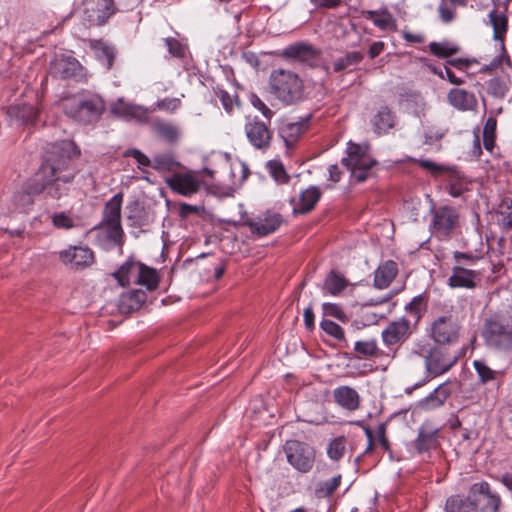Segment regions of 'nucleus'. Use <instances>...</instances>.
Here are the masks:
<instances>
[{
  "instance_id": "30",
  "label": "nucleus",
  "mask_w": 512,
  "mask_h": 512,
  "mask_svg": "<svg viewBox=\"0 0 512 512\" xmlns=\"http://www.w3.org/2000/svg\"><path fill=\"white\" fill-rule=\"evenodd\" d=\"M451 395L448 382L439 385L432 393L421 400L420 405L426 410H433L442 406Z\"/></svg>"
},
{
  "instance_id": "11",
  "label": "nucleus",
  "mask_w": 512,
  "mask_h": 512,
  "mask_svg": "<svg viewBox=\"0 0 512 512\" xmlns=\"http://www.w3.org/2000/svg\"><path fill=\"white\" fill-rule=\"evenodd\" d=\"M49 75L56 79H73L77 82L86 79L85 68L80 62L71 56H56L49 66Z\"/></svg>"
},
{
  "instance_id": "15",
  "label": "nucleus",
  "mask_w": 512,
  "mask_h": 512,
  "mask_svg": "<svg viewBox=\"0 0 512 512\" xmlns=\"http://www.w3.org/2000/svg\"><path fill=\"white\" fill-rule=\"evenodd\" d=\"M60 260L74 269H83L94 263V253L88 247H71L59 253Z\"/></svg>"
},
{
  "instance_id": "53",
  "label": "nucleus",
  "mask_w": 512,
  "mask_h": 512,
  "mask_svg": "<svg viewBox=\"0 0 512 512\" xmlns=\"http://www.w3.org/2000/svg\"><path fill=\"white\" fill-rule=\"evenodd\" d=\"M474 367L482 383H487L496 378L497 372L486 365L485 362L476 360Z\"/></svg>"
},
{
  "instance_id": "49",
  "label": "nucleus",
  "mask_w": 512,
  "mask_h": 512,
  "mask_svg": "<svg viewBox=\"0 0 512 512\" xmlns=\"http://www.w3.org/2000/svg\"><path fill=\"white\" fill-rule=\"evenodd\" d=\"M320 328L329 336L338 341H345L344 331L340 325L329 319H323L320 322Z\"/></svg>"
},
{
  "instance_id": "21",
  "label": "nucleus",
  "mask_w": 512,
  "mask_h": 512,
  "mask_svg": "<svg viewBox=\"0 0 512 512\" xmlns=\"http://www.w3.org/2000/svg\"><path fill=\"white\" fill-rule=\"evenodd\" d=\"M321 191L316 186H310L309 188L303 190L298 200L292 199L291 204L293 205V213L294 214H307L311 212L317 202L321 198Z\"/></svg>"
},
{
  "instance_id": "26",
  "label": "nucleus",
  "mask_w": 512,
  "mask_h": 512,
  "mask_svg": "<svg viewBox=\"0 0 512 512\" xmlns=\"http://www.w3.org/2000/svg\"><path fill=\"white\" fill-rule=\"evenodd\" d=\"M345 167H358L362 169H372L376 165V161L368 155L361 152L359 145L353 144L348 148V156L341 161Z\"/></svg>"
},
{
  "instance_id": "56",
  "label": "nucleus",
  "mask_w": 512,
  "mask_h": 512,
  "mask_svg": "<svg viewBox=\"0 0 512 512\" xmlns=\"http://www.w3.org/2000/svg\"><path fill=\"white\" fill-rule=\"evenodd\" d=\"M123 156L134 158L137 161V163L141 166L151 167V165H152V160L147 155H145L142 151H140L136 148L127 149L123 153Z\"/></svg>"
},
{
  "instance_id": "52",
  "label": "nucleus",
  "mask_w": 512,
  "mask_h": 512,
  "mask_svg": "<svg viewBox=\"0 0 512 512\" xmlns=\"http://www.w3.org/2000/svg\"><path fill=\"white\" fill-rule=\"evenodd\" d=\"M165 45L169 53L176 58H184L186 53V46L183 45L179 40L173 37L164 39Z\"/></svg>"
},
{
  "instance_id": "13",
  "label": "nucleus",
  "mask_w": 512,
  "mask_h": 512,
  "mask_svg": "<svg viewBox=\"0 0 512 512\" xmlns=\"http://www.w3.org/2000/svg\"><path fill=\"white\" fill-rule=\"evenodd\" d=\"M459 225V213L451 206H440L433 210L431 229L437 237H449Z\"/></svg>"
},
{
  "instance_id": "14",
  "label": "nucleus",
  "mask_w": 512,
  "mask_h": 512,
  "mask_svg": "<svg viewBox=\"0 0 512 512\" xmlns=\"http://www.w3.org/2000/svg\"><path fill=\"white\" fill-rule=\"evenodd\" d=\"M373 132L378 135H386L398 124V117L393 108L381 105L370 119Z\"/></svg>"
},
{
  "instance_id": "31",
  "label": "nucleus",
  "mask_w": 512,
  "mask_h": 512,
  "mask_svg": "<svg viewBox=\"0 0 512 512\" xmlns=\"http://www.w3.org/2000/svg\"><path fill=\"white\" fill-rule=\"evenodd\" d=\"M31 189V179L27 183L25 189L16 191L13 195L12 201L16 210L19 212H28L34 204L33 195H38Z\"/></svg>"
},
{
  "instance_id": "48",
  "label": "nucleus",
  "mask_w": 512,
  "mask_h": 512,
  "mask_svg": "<svg viewBox=\"0 0 512 512\" xmlns=\"http://www.w3.org/2000/svg\"><path fill=\"white\" fill-rule=\"evenodd\" d=\"M106 225L107 238L113 241L116 245L122 247L124 232L121 226V221H114L104 223Z\"/></svg>"
},
{
  "instance_id": "59",
  "label": "nucleus",
  "mask_w": 512,
  "mask_h": 512,
  "mask_svg": "<svg viewBox=\"0 0 512 512\" xmlns=\"http://www.w3.org/2000/svg\"><path fill=\"white\" fill-rule=\"evenodd\" d=\"M53 225L57 228L69 229L74 225L73 219L64 212L57 213L52 217Z\"/></svg>"
},
{
  "instance_id": "23",
  "label": "nucleus",
  "mask_w": 512,
  "mask_h": 512,
  "mask_svg": "<svg viewBox=\"0 0 512 512\" xmlns=\"http://www.w3.org/2000/svg\"><path fill=\"white\" fill-rule=\"evenodd\" d=\"M333 398L335 403L348 411H355L360 406V396L358 392L350 386L343 385L335 388Z\"/></svg>"
},
{
  "instance_id": "33",
  "label": "nucleus",
  "mask_w": 512,
  "mask_h": 512,
  "mask_svg": "<svg viewBox=\"0 0 512 512\" xmlns=\"http://www.w3.org/2000/svg\"><path fill=\"white\" fill-rule=\"evenodd\" d=\"M445 512H474L469 493L467 496L454 494L446 499Z\"/></svg>"
},
{
  "instance_id": "54",
  "label": "nucleus",
  "mask_w": 512,
  "mask_h": 512,
  "mask_svg": "<svg viewBox=\"0 0 512 512\" xmlns=\"http://www.w3.org/2000/svg\"><path fill=\"white\" fill-rule=\"evenodd\" d=\"M380 15H381V17H378L374 20L375 26H377L378 28H380L382 30L388 29L390 27H393V28L396 27L395 20H394L392 14L388 10H386V9L381 10Z\"/></svg>"
},
{
  "instance_id": "57",
  "label": "nucleus",
  "mask_w": 512,
  "mask_h": 512,
  "mask_svg": "<svg viewBox=\"0 0 512 512\" xmlns=\"http://www.w3.org/2000/svg\"><path fill=\"white\" fill-rule=\"evenodd\" d=\"M322 308L324 314L327 316L335 317L341 321H345L347 319L345 312L343 311L342 307L338 304L324 303L322 305Z\"/></svg>"
},
{
  "instance_id": "34",
  "label": "nucleus",
  "mask_w": 512,
  "mask_h": 512,
  "mask_svg": "<svg viewBox=\"0 0 512 512\" xmlns=\"http://www.w3.org/2000/svg\"><path fill=\"white\" fill-rule=\"evenodd\" d=\"M489 19L494 31V39L501 42L504 41V35L508 28V19L503 13H499L496 9H493L489 13ZM502 49H504V43H502Z\"/></svg>"
},
{
  "instance_id": "16",
  "label": "nucleus",
  "mask_w": 512,
  "mask_h": 512,
  "mask_svg": "<svg viewBox=\"0 0 512 512\" xmlns=\"http://www.w3.org/2000/svg\"><path fill=\"white\" fill-rule=\"evenodd\" d=\"M481 280V273L469 269L464 265H455L448 278L447 284L451 288L474 289Z\"/></svg>"
},
{
  "instance_id": "36",
  "label": "nucleus",
  "mask_w": 512,
  "mask_h": 512,
  "mask_svg": "<svg viewBox=\"0 0 512 512\" xmlns=\"http://www.w3.org/2000/svg\"><path fill=\"white\" fill-rule=\"evenodd\" d=\"M429 50L438 58H448L457 54L460 51V47L449 41L431 42Z\"/></svg>"
},
{
  "instance_id": "64",
  "label": "nucleus",
  "mask_w": 512,
  "mask_h": 512,
  "mask_svg": "<svg viewBox=\"0 0 512 512\" xmlns=\"http://www.w3.org/2000/svg\"><path fill=\"white\" fill-rule=\"evenodd\" d=\"M384 48H385L384 42H382V41L373 42L370 45L369 50H368L369 57L371 59L376 58L378 55H380L384 51Z\"/></svg>"
},
{
  "instance_id": "50",
  "label": "nucleus",
  "mask_w": 512,
  "mask_h": 512,
  "mask_svg": "<svg viewBox=\"0 0 512 512\" xmlns=\"http://www.w3.org/2000/svg\"><path fill=\"white\" fill-rule=\"evenodd\" d=\"M345 451V439L344 437L334 438L328 445L327 454L331 460H340Z\"/></svg>"
},
{
  "instance_id": "20",
  "label": "nucleus",
  "mask_w": 512,
  "mask_h": 512,
  "mask_svg": "<svg viewBox=\"0 0 512 512\" xmlns=\"http://www.w3.org/2000/svg\"><path fill=\"white\" fill-rule=\"evenodd\" d=\"M310 118L311 117L308 116L298 122L283 121L280 124L278 134L287 148L293 147L299 140L301 134L307 130Z\"/></svg>"
},
{
  "instance_id": "19",
  "label": "nucleus",
  "mask_w": 512,
  "mask_h": 512,
  "mask_svg": "<svg viewBox=\"0 0 512 512\" xmlns=\"http://www.w3.org/2000/svg\"><path fill=\"white\" fill-rule=\"evenodd\" d=\"M320 54V51L314 46L302 42L289 45L283 51L284 57L298 60L311 66L318 61Z\"/></svg>"
},
{
  "instance_id": "47",
  "label": "nucleus",
  "mask_w": 512,
  "mask_h": 512,
  "mask_svg": "<svg viewBox=\"0 0 512 512\" xmlns=\"http://www.w3.org/2000/svg\"><path fill=\"white\" fill-rule=\"evenodd\" d=\"M502 228L506 231L512 229V200L504 198L499 205Z\"/></svg>"
},
{
  "instance_id": "5",
  "label": "nucleus",
  "mask_w": 512,
  "mask_h": 512,
  "mask_svg": "<svg viewBox=\"0 0 512 512\" xmlns=\"http://www.w3.org/2000/svg\"><path fill=\"white\" fill-rule=\"evenodd\" d=\"M462 326L452 315H442L435 318L428 330V336L438 346H451L458 342Z\"/></svg>"
},
{
  "instance_id": "10",
  "label": "nucleus",
  "mask_w": 512,
  "mask_h": 512,
  "mask_svg": "<svg viewBox=\"0 0 512 512\" xmlns=\"http://www.w3.org/2000/svg\"><path fill=\"white\" fill-rule=\"evenodd\" d=\"M81 19L88 26H101L116 13L113 0H83Z\"/></svg>"
},
{
  "instance_id": "46",
  "label": "nucleus",
  "mask_w": 512,
  "mask_h": 512,
  "mask_svg": "<svg viewBox=\"0 0 512 512\" xmlns=\"http://www.w3.org/2000/svg\"><path fill=\"white\" fill-rule=\"evenodd\" d=\"M11 112L25 123H33L37 118V112L33 106L22 104L10 108Z\"/></svg>"
},
{
  "instance_id": "27",
  "label": "nucleus",
  "mask_w": 512,
  "mask_h": 512,
  "mask_svg": "<svg viewBox=\"0 0 512 512\" xmlns=\"http://www.w3.org/2000/svg\"><path fill=\"white\" fill-rule=\"evenodd\" d=\"M363 59L364 54L360 51L346 52L332 62V70L334 73H351L356 70Z\"/></svg>"
},
{
  "instance_id": "55",
  "label": "nucleus",
  "mask_w": 512,
  "mask_h": 512,
  "mask_svg": "<svg viewBox=\"0 0 512 512\" xmlns=\"http://www.w3.org/2000/svg\"><path fill=\"white\" fill-rule=\"evenodd\" d=\"M249 100L253 107L258 109L267 121H271L274 112L256 94H251Z\"/></svg>"
},
{
  "instance_id": "41",
  "label": "nucleus",
  "mask_w": 512,
  "mask_h": 512,
  "mask_svg": "<svg viewBox=\"0 0 512 512\" xmlns=\"http://www.w3.org/2000/svg\"><path fill=\"white\" fill-rule=\"evenodd\" d=\"M354 351L364 357H379L382 351L378 348L377 341L374 339L360 340L354 345Z\"/></svg>"
},
{
  "instance_id": "43",
  "label": "nucleus",
  "mask_w": 512,
  "mask_h": 512,
  "mask_svg": "<svg viewBox=\"0 0 512 512\" xmlns=\"http://www.w3.org/2000/svg\"><path fill=\"white\" fill-rule=\"evenodd\" d=\"M427 309V298L424 295L414 297L406 306L405 310L414 317V323L418 325L420 318Z\"/></svg>"
},
{
  "instance_id": "12",
  "label": "nucleus",
  "mask_w": 512,
  "mask_h": 512,
  "mask_svg": "<svg viewBox=\"0 0 512 512\" xmlns=\"http://www.w3.org/2000/svg\"><path fill=\"white\" fill-rule=\"evenodd\" d=\"M417 330V324L405 317L391 321L381 333L384 345L388 348L401 346Z\"/></svg>"
},
{
  "instance_id": "51",
  "label": "nucleus",
  "mask_w": 512,
  "mask_h": 512,
  "mask_svg": "<svg viewBox=\"0 0 512 512\" xmlns=\"http://www.w3.org/2000/svg\"><path fill=\"white\" fill-rule=\"evenodd\" d=\"M487 89L489 94L497 98H503L508 90L505 82L499 77L490 79L487 83Z\"/></svg>"
},
{
  "instance_id": "61",
  "label": "nucleus",
  "mask_w": 512,
  "mask_h": 512,
  "mask_svg": "<svg viewBox=\"0 0 512 512\" xmlns=\"http://www.w3.org/2000/svg\"><path fill=\"white\" fill-rule=\"evenodd\" d=\"M346 168L351 171L352 178L358 183L364 182L366 179H368L371 176V169H362V168H359V166L356 168H354V167H346Z\"/></svg>"
},
{
  "instance_id": "60",
  "label": "nucleus",
  "mask_w": 512,
  "mask_h": 512,
  "mask_svg": "<svg viewBox=\"0 0 512 512\" xmlns=\"http://www.w3.org/2000/svg\"><path fill=\"white\" fill-rule=\"evenodd\" d=\"M181 105L179 98H165L157 102V108L168 112H174Z\"/></svg>"
},
{
  "instance_id": "44",
  "label": "nucleus",
  "mask_w": 512,
  "mask_h": 512,
  "mask_svg": "<svg viewBox=\"0 0 512 512\" xmlns=\"http://www.w3.org/2000/svg\"><path fill=\"white\" fill-rule=\"evenodd\" d=\"M111 112L120 117H140L144 112L138 106L119 100L111 107Z\"/></svg>"
},
{
  "instance_id": "3",
  "label": "nucleus",
  "mask_w": 512,
  "mask_h": 512,
  "mask_svg": "<svg viewBox=\"0 0 512 512\" xmlns=\"http://www.w3.org/2000/svg\"><path fill=\"white\" fill-rule=\"evenodd\" d=\"M482 336L490 349L502 353L512 351V305L485 320Z\"/></svg>"
},
{
  "instance_id": "28",
  "label": "nucleus",
  "mask_w": 512,
  "mask_h": 512,
  "mask_svg": "<svg viewBox=\"0 0 512 512\" xmlns=\"http://www.w3.org/2000/svg\"><path fill=\"white\" fill-rule=\"evenodd\" d=\"M448 101L453 107L463 111L472 110L477 105V100L473 93L458 88L449 91Z\"/></svg>"
},
{
  "instance_id": "40",
  "label": "nucleus",
  "mask_w": 512,
  "mask_h": 512,
  "mask_svg": "<svg viewBox=\"0 0 512 512\" xmlns=\"http://www.w3.org/2000/svg\"><path fill=\"white\" fill-rule=\"evenodd\" d=\"M141 272L137 284L145 286L148 290H154L158 287L159 277L157 271L144 264H141Z\"/></svg>"
},
{
  "instance_id": "17",
  "label": "nucleus",
  "mask_w": 512,
  "mask_h": 512,
  "mask_svg": "<svg viewBox=\"0 0 512 512\" xmlns=\"http://www.w3.org/2000/svg\"><path fill=\"white\" fill-rule=\"evenodd\" d=\"M166 183L172 191L183 196H191L201 187V181L191 173H175L166 179Z\"/></svg>"
},
{
  "instance_id": "9",
  "label": "nucleus",
  "mask_w": 512,
  "mask_h": 512,
  "mask_svg": "<svg viewBox=\"0 0 512 512\" xmlns=\"http://www.w3.org/2000/svg\"><path fill=\"white\" fill-rule=\"evenodd\" d=\"M474 512H498L501 498L487 481L473 483L468 490Z\"/></svg>"
},
{
  "instance_id": "39",
  "label": "nucleus",
  "mask_w": 512,
  "mask_h": 512,
  "mask_svg": "<svg viewBox=\"0 0 512 512\" xmlns=\"http://www.w3.org/2000/svg\"><path fill=\"white\" fill-rule=\"evenodd\" d=\"M179 166L173 155L169 153L157 154L152 159L151 167L159 172L174 171Z\"/></svg>"
},
{
  "instance_id": "1",
  "label": "nucleus",
  "mask_w": 512,
  "mask_h": 512,
  "mask_svg": "<svg viewBox=\"0 0 512 512\" xmlns=\"http://www.w3.org/2000/svg\"><path fill=\"white\" fill-rule=\"evenodd\" d=\"M71 159L58 145L46 155L39 170L31 178V189L34 193H45L52 199H60L68 192V184L75 177L70 168Z\"/></svg>"
},
{
  "instance_id": "32",
  "label": "nucleus",
  "mask_w": 512,
  "mask_h": 512,
  "mask_svg": "<svg viewBox=\"0 0 512 512\" xmlns=\"http://www.w3.org/2000/svg\"><path fill=\"white\" fill-rule=\"evenodd\" d=\"M123 194H115L104 206L103 223L121 221Z\"/></svg>"
},
{
  "instance_id": "7",
  "label": "nucleus",
  "mask_w": 512,
  "mask_h": 512,
  "mask_svg": "<svg viewBox=\"0 0 512 512\" xmlns=\"http://www.w3.org/2000/svg\"><path fill=\"white\" fill-rule=\"evenodd\" d=\"M460 354L443 346L431 347L424 356L427 376L434 378L448 372L458 361Z\"/></svg>"
},
{
  "instance_id": "6",
  "label": "nucleus",
  "mask_w": 512,
  "mask_h": 512,
  "mask_svg": "<svg viewBox=\"0 0 512 512\" xmlns=\"http://www.w3.org/2000/svg\"><path fill=\"white\" fill-rule=\"evenodd\" d=\"M287 462L298 472L308 473L315 463V449L299 440H287L283 446Z\"/></svg>"
},
{
  "instance_id": "45",
  "label": "nucleus",
  "mask_w": 512,
  "mask_h": 512,
  "mask_svg": "<svg viewBox=\"0 0 512 512\" xmlns=\"http://www.w3.org/2000/svg\"><path fill=\"white\" fill-rule=\"evenodd\" d=\"M154 130L160 137L169 142L176 141L179 136L178 128L171 123L157 122L154 125Z\"/></svg>"
},
{
  "instance_id": "42",
  "label": "nucleus",
  "mask_w": 512,
  "mask_h": 512,
  "mask_svg": "<svg viewBox=\"0 0 512 512\" xmlns=\"http://www.w3.org/2000/svg\"><path fill=\"white\" fill-rule=\"evenodd\" d=\"M436 434L437 431L425 432L420 430L418 437L415 440V449L419 453H424L435 448L437 445Z\"/></svg>"
},
{
  "instance_id": "18",
  "label": "nucleus",
  "mask_w": 512,
  "mask_h": 512,
  "mask_svg": "<svg viewBox=\"0 0 512 512\" xmlns=\"http://www.w3.org/2000/svg\"><path fill=\"white\" fill-rule=\"evenodd\" d=\"M281 223V215L274 213L249 219L246 225L250 228L252 233L262 237L275 232L280 227Z\"/></svg>"
},
{
  "instance_id": "62",
  "label": "nucleus",
  "mask_w": 512,
  "mask_h": 512,
  "mask_svg": "<svg viewBox=\"0 0 512 512\" xmlns=\"http://www.w3.org/2000/svg\"><path fill=\"white\" fill-rule=\"evenodd\" d=\"M453 257L457 263L456 265H464L465 267L476 261V257L472 254L459 251L454 252Z\"/></svg>"
},
{
  "instance_id": "4",
  "label": "nucleus",
  "mask_w": 512,
  "mask_h": 512,
  "mask_svg": "<svg viewBox=\"0 0 512 512\" xmlns=\"http://www.w3.org/2000/svg\"><path fill=\"white\" fill-rule=\"evenodd\" d=\"M270 92L284 105L300 102L304 96V85L298 74L285 69H275L269 78Z\"/></svg>"
},
{
  "instance_id": "37",
  "label": "nucleus",
  "mask_w": 512,
  "mask_h": 512,
  "mask_svg": "<svg viewBox=\"0 0 512 512\" xmlns=\"http://www.w3.org/2000/svg\"><path fill=\"white\" fill-rule=\"evenodd\" d=\"M342 476L340 474L329 480L321 481L316 485L315 496L319 499L331 497L341 484Z\"/></svg>"
},
{
  "instance_id": "24",
  "label": "nucleus",
  "mask_w": 512,
  "mask_h": 512,
  "mask_svg": "<svg viewBox=\"0 0 512 512\" xmlns=\"http://www.w3.org/2000/svg\"><path fill=\"white\" fill-rule=\"evenodd\" d=\"M88 43L97 60L100 61L107 70H110L116 56L115 47L101 39H90Z\"/></svg>"
},
{
  "instance_id": "38",
  "label": "nucleus",
  "mask_w": 512,
  "mask_h": 512,
  "mask_svg": "<svg viewBox=\"0 0 512 512\" xmlns=\"http://www.w3.org/2000/svg\"><path fill=\"white\" fill-rule=\"evenodd\" d=\"M466 3L467 0H441L438 12L442 22H452L455 18V6H465Z\"/></svg>"
},
{
  "instance_id": "8",
  "label": "nucleus",
  "mask_w": 512,
  "mask_h": 512,
  "mask_svg": "<svg viewBox=\"0 0 512 512\" xmlns=\"http://www.w3.org/2000/svg\"><path fill=\"white\" fill-rule=\"evenodd\" d=\"M271 121H264L258 116H247L244 132L250 145L262 152L267 151L273 139V130L270 128Z\"/></svg>"
},
{
  "instance_id": "58",
  "label": "nucleus",
  "mask_w": 512,
  "mask_h": 512,
  "mask_svg": "<svg viewBox=\"0 0 512 512\" xmlns=\"http://www.w3.org/2000/svg\"><path fill=\"white\" fill-rule=\"evenodd\" d=\"M269 167L271 169V173L275 180L279 183H286L289 180V176L287 175L283 165L279 162H269Z\"/></svg>"
},
{
  "instance_id": "22",
  "label": "nucleus",
  "mask_w": 512,
  "mask_h": 512,
  "mask_svg": "<svg viewBox=\"0 0 512 512\" xmlns=\"http://www.w3.org/2000/svg\"><path fill=\"white\" fill-rule=\"evenodd\" d=\"M141 264V262L129 258L113 273V277L122 287L129 286L132 283L137 284L139 273L142 271Z\"/></svg>"
},
{
  "instance_id": "63",
  "label": "nucleus",
  "mask_w": 512,
  "mask_h": 512,
  "mask_svg": "<svg viewBox=\"0 0 512 512\" xmlns=\"http://www.w3.org/2000/svg\"><path fill=\"white\" fill-rule=\"evenodd\" d=\"M386 422H383L381 423L378 428H377V436H378V441H379V444L380 446L385 450V451H390V444H389V440L387 439L386 437Z\"/></svg>"
},
{
  "instance_id": "25",
  "label": "nucleus",
  "mask_w": 512,
  "mask_h": 512,
  "mask_svg": "<svg viewBox=\"0 0 512 512\" xmlns=\"http://www.w3.org/2000/svg\"><path fill=\"white\" fill-rule=\"evenodd\" d=\"M398 274V265L393 260L383 262L374 272V286L377 289L387 288Z\"/></svg>"
},
{
  "instance_id": "35",
  "label": "nucleus",
  "mask_w": 512,
  "mask_h": 512,
  "mask_svg": "<svg viewBox=\"0 0 512 512\" xmlns=\"http://www.w3.org/2000/svg\"><path fill=\"white\" fill-rule=\"evenodd\" d=\"M347 285L348 282L343 276L331 271L324 281L323 290L330 295L336 296L339 295Z\"/></svg>"
},
{
  "instance_id": "2",
  "label": "nucleus",
  "mask_w": 512,
  "mask_h": 512,
  "mask_svg": "<svg viewBox=\"0 0 512 512\" xmlns=\"http://www.w3.org/2000/svg\"><path fill=\"white\" fill-rule=\"evenodd\" d=\"M61 106L66 116L83 125L97 123L106 110L104 99L89 90L64 98Z\"/></svg>"
},
{
  "instance_id": "29",
  "label": "nucleus",
  "mask_w": 512,
  "mask_h": 512,
  "mask_svg": "<svg viewBox=\"0 0 512 512\" xmlns=\"http://www.w3.org/2000/svg\"><path fill=\"white\" fill-rule=\"evenodd\" d=\"M400 101L406 103L407 109L415 117L420 118L425 115L426 102L421 93L414 90H405L400 94Z\"/></svg>"
}]
</instances>
